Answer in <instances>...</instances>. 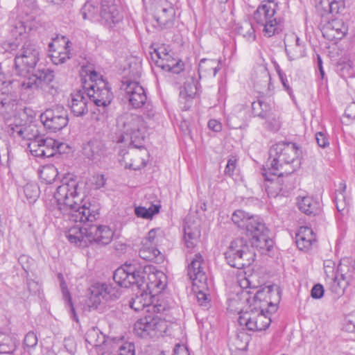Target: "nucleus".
Wrapping results in <instances>:
<instances>
[{"label":"nucleus","instance_id":"obj_1","mask_svg":"<svg viewBox=\"0 0 355 355\" xmlns=\"http://www.w3.org/2000/svg\"><path fill=\"white\" fill-rule=\"evenodd\" d=\"M80 182L71 175L64 176L57 187L53 197L56 201L54 209L57 218L62 217L65 220L83 223V227L73 226L66 232V237L71 243L79 247H87L94 243L100 245H108L112 240L113 232L106 225H96L90 223L99 217L98 209L91 203L82 202Z\"/></svg>","mask_w":355,"mask_h":355},{"label":"nucleus","instance_id":"obj_2","mask_svg":"<svg viewBox=\"0 0 355 355\" xmlns=\"http://www.w3.org/2000/svg\"><path fill=\"white\" fill-rule=\"evenodd\" d=\"M281 289L275 284L266 286L257 291L253 297V302L250 304L249 310L240 312L238 322L250 331H263L266 329L271 319L266 311L268 307L275 308L279 302Z\"/></svg>","mask_w":355,"mask_h":355},{"label":"nucleus","instance_id":"obj_3","mask_svg":"<svg viewBox=\"0 0 355 355\" xmlns=\"http://www.w3.org/2000/svg\"><path fill=\"white\" fill-rule=\"evenodd\" d=\"M114 282L120 287L128 288L136 286L139 290V294L130 301V306L138 312L148 308L150 312L151 304L154 302L151 295V287L153 282L148 284L146 279L145 268L135 262L125 263L117 268L113 274Z\"/></svg>","mask_w":355,"mask_h":355},{"label":"nucleus","instance_id":"obj_4","mask_svg":"<svg viewBox=\"0 0 355 355\" xmlns=\"http://www.w3.org/2000/svg\"><path fill=\"white\" fill-rule=\"evenodd\" d=\"M288 143L279 142L273 145L269 150V160L263 166L262 175L266 183L264 184L268 196H286V191L283 188L282 176L284 173L280 171L284 164L288 163L286 147Z\"/></svg>","mask_w":355,"mask_h":355},{"label":"nucleus","instance_id":"obj_5","mask_svg":"<svg viewBox=\"0 0 355 355\" xmlns=\"http://www.w3.org/2000/svg\"><path fill=\"white\" fill-rule=\"evenodd\" d=\"M83 89L86 92L89 100L96 106V110L93 112V118L97 121H105L108 117L109 106L113 99V94L108 83L101 79L94 84L87 85L85 81L83 85Z\"/></svg>","mask_w":355,"mask_h":355},{"label":"nucleus","instance_id":"obj_6","mask_svg":"<svg viewBox=\"0 0 355 355\" xmlns=\"http://www.w3.org/2000/svg\"><path fill=\"white\" fill-rule=\"evenodd\" d=\"M203 259L200 254H196L195 258L189 264L187 275L192 282L193 290L196 293V298L199 305L207 307L211 301L210 295L207 293V277L202 268Z\"/></svg>","mask_w":355,"mask_h":355},{"label":"nucleus","instance_id":"obj_7","mask_svg":"<svg viewBox=\"0 0 355 355\" xmlns=\"http://www.w3.org/2000/svg\"><path fill=\"white\" fill-rule=\"evenodd\" d=\"M255 252L243 238L234 239L225 253L227 263L233 268L242 269L254 261Z\"/></svg>","mask_w":355,"mask_h":355},{"label":"nucleus","instance_id":"obj_8","mask_svg":"<svg viewBox=\"0 0 355 355\" xmlns=\"http://www.w3.org/2000/svg\"><path fill=\"white\" fill-rule=\"evenodd\" d=\"M40 53L35 45L31 41L24 42L15 58V67L19 76H26L35 71L40 60Z\"/></svg>","mask_w":355,"mask_h":355},{"label":"nucleus","instance_id":"obj_9","mask_svg":"<svg viewBox=\"0 0 355 355\" xmlns=\"http://www.w3.org/2000/svg\"><path fill=\"white\" fill-rule=\"evenodd\" d=\"M167 329V322L155 315L148 313L139 319L134 325V331L141 338H155L163 335Z\"/></svg>","mask_w":355,"mask_h":355},{"label":"nucleus","instance_id":"obj_10","mask_svg":"<svg viewBox=\"0 0 355 355\" xmlns=\"http://www.w3.org/2000/svg\"><path fill=\"white\" fill-rule=\"evenodd\" d=\"M118 126L123 132L130 137L131 144L136 148H141V141L144 140L141 128L144 125L142 117L138 114H124L117 120Z\"/></svg>","mask_w":355,"mask_h":355},{"label":"nucleus","instance_id":"obj_11","mask_svg":"<svg viewBox=\"0 0 355 355\" xmlns=\"http://www.w3.org/2000/svg\"><path fill=\"white\" fill-rule=\"evenodd\" d=\"M40 120L46 129L55 132L68 124V112L63 105H55L42 113Z\"/></svg>","mask_w":355,"mask_h":355},{"label":"nucleus","instance_id":"obj_12","mask_svg":"<svg viewBox=\"0 0 355 355\" xmlns=\"http://www.w3.org/2000/svg\"><path fill=\"white\" fill-rule=\"evenodd\" d=\"M90 297L89 299L90 307L96 309L102 300H112L121 295V291L116 286L106 283H96L90 288Z\"/></svg>","mask_w":355,"mask_h":355},{"label":"nucleus","instance_id":"obj_13","mask_svg":"<svg viewBox=\"0 0 355 355\" xmlns=\"http://www.w3.org/2000/svg\"><path fill=\"white\" fill-rule=\"evenodd\" d=\"M275 13V10L270 3L259 6L254 12V19L258 24L263 26V32L268 37L277 32V21L274 18Z\"/></svg>","mask_w":355,"mask_h":355},{"label":"nucleus","instance_id":"obj_14","mask_svg":"<svg viewBox=\"0 0 355 355\" xmlns=\"http://www.w3.org/2000/svg\"><path fill=\"white\" fill-rule=\"evenodd\" d=\"M125 98L130 105L135 109L140 108L145 105L147 96L144 88L136 81L126 80L123 82Z\"/></svg>","mask_w":355,"mask_h":355},{"label":"nucleus","instance_id":"obj_15","mask_svg":"<svg viewBox=\"0 0 355 355\" xmlns=\"http://www.w3.org/2000/svg\"><path fill=\"white\" fill-rule=\"evenodd\" d=\"M175 10L167 0H159L155 5V19L162 29L173 27L175 19Z\"/></svg>","mask_w":355,"mask_h":355},{"label":"nucleus","instance_id":"obj_16","mask_svg":"<svg viewBox=\"0 0 355 355\" xmlns=\"http://www.w3.org/2000/svg\"><path fill=\"white\" fill-rule=\"evenodd\" d=\"M119 12L114 4V0H101L98 21L108 27H112L121 20Z\"/></svg>","mask_w":355,"mask_h":355},{"label":"nucleus","instance_id":"obj_17","mask_svg":"<svg viewBox=\"0 0 355 355\" xmlns=\"http://www.w3.org/2000/svg\"><path fill=\"white\" fill-rule=\"evenodd\" d=\"M295 244L300 250L308 252L317 245V235L311 227H300L295 234Z\"/></svg>","mask_w":355,"mask_h":355},{"label":"nucleus","instance_id":"obj_18","mask_svg":"<svg viewBox=\"0 0 355 355\" xmlns=\"http://www.w3.org/2000/svg\"><path fill=\"white\" fill-rule=\"evenodd\" d=\"M200 83L193 76L189 77L184 84L180 92V101L184 103V109L188 110L191 102L197 96L199 92Z\"/></svg>","mask_w":355,"mask_h":355},{"label":"nucleus","instance_id":"obj_19","mask_svg":"<svg viewBox=\"0 0 355 355\" xmlns=\"http://www.w3.org/2000/svg\"><path fill=\"white\" fill-rule=\"evenodd\" d=\"M347 31V26L343 20L335 19L323 27L322 33L329 40H338L343 38Z\"/></svg>","mask_w":355,"mask_h":355},{"label":"nucleus","instance_id":"obj_20","mask_svg":"<svg viewBox=\"0 0 355 355\" xmlns=\"http://www.w3.org/2000/svg\"><path fill=\"white\" fill-rule=\"evenodd\" d=\"M252 80L254 88L258 93L264 94L268 90L271 78L266 67H257L252 75Z\"/></svg>","mask_w":355,"mask_h":355},{"label":"nucleus","instance_id":"obj_21","mask_svg":"<svg viewBox=\"0 0 355 355\" xmlns=\"http://www.w3.org/2000/svg\"><path fill=\"white\" fill-rule=\"evenodd\" d=\"M89 98L85 90H77L71 94V110L74 116H80L88 112L87 103Z\"/></svg>","mask_w":355,"mask_h":355},{"label":"nucleus","instance_id":"obj_22","mask_svg":"<svg viewBox=\"0 0 355 355\" xmlns=\"http://www.w3.org/2000/svg\"><path fill=\"white\" fill-rule=\"evenodd\" d=\"M19 99L15 93L1 92L0 94V114L4 117L14 114L18 107Z\"/></svg>","mask_w":355,"mask_h":355},{"label":"nucleus","instance_id":"obj_23","mask_svg":"<svg viewBox=\"0 0 355 355\" xmlns=\"http://www.w3.org/2000/svg\"><path fill=\"white\" fill-rule=\"evenodd\" d=\"M297 204L300 210L307 215L315 216L321 211L320 201L312 196L298 198Z\"/></svg>","mask_w":355,"mask_h":355},{"label":"nucleus","instance_id":"obj_24","mask_svg":"<svg viewBox=\"0 0 355 355\" xmlns=\"http://www.w3.org/2000/svg\"><path fill=\"white\" fill-rule=\"evenodd\" d=\"M105 145L98 139H92L83 147V153L89 159L93 161H98L105 155Z\"/></svg>","mask_w":355,"mask_h":355},{"label":"nucleus","instance_id":"obj_25","mask_svg":"<svg viewBox=\"0 0 355 355\" xmlns=\"http://www.w3.org/2000/svg\"><path fill=\"white\" fill-rule=\"evenodd\" d=\"M268 230L266 228V231L264 232H260L254 235L251 239L252 250L254 251V248H257L260 251L261 254H265L267 252L270 251L273 247V241L268 235Z\"/></svg>","mask_w":355,"mask_h":355},{"label":"nucleus","instance_id":"obj_26","mask_svg":"<svg viewBox=\"0 0 355 355\" xmlns=\"http://www.w3.org/2000/svg\"><path fill=\"white\" fill-rule=\"evenodd\" d=\"M40 88L47 90L52 94L57 92V85L54 81V71L49 69L37 71Z\"/></svg>","mask_w":355,"mask_h":355},{"label":"nucleus","instance_id":"obj_27","mask_svg":"<svg viewBox=\"0 0 355 355\" xmlns=\"http://www.w3.org/2000/svg\"><path fill=\"white\" fill-rule=\"evenodd\" d=\"M40 142L42 143L41 157H51L57 153H60L64 146V144L53 138H40Z\"/></svg>","mask_w":355,"mask_h":355},{"label":"nucleus","instance_id":"obj_28","mask_svg":"<svg viewBox=\"0 0 355 355\" xmlns=\"http://www.w3.org/2000/svg\"><path fill=\"white\" fill-rule=\"evenodd\" d=\"M345 0H320L318 10L322 15L338 14L345 8Z\"/></svg>","mask_w":355,"mask_h":355},{"label":"nucleus","instance_id":"obj_29","mask_svg":"<svg viewBox=\"0 0 355 355\" xmlns=\"http://www.w3.org/2000/svg\"><path fill=\"white\" fill-rule=\"evenodd\" d=\"M243 229L246 230V233L252 237L260 232L266 231V227L263 220L258 216H250L245 224Z\"/></svg>","mask_w":355,"mask_h":355},{"label":"nucleus","instance_id":"obj_30","mask_svg":"<svg viewBox=\"0 0 355 355\" xmlns=\"http://www.w3.org/2000/svg\"><path fill=\"white\" fill-rule=\"evenodd\" d=\"M184 241L188 249H193L199 241L200 231L196 225L191 226L186 223L184 227Z\"/></svg>","mask_w":355,"mask_h":355},{"label":"nucleus","instance_id":"obj_31","mask_svg":"<svg viewBox=\"0 0 355 355\" xmlns=\"http://www.w3.org/2000/svg\"><path fill=\"white\" fill-rule=\"evenodd\" d=\"M139 257L150 261L159 263L163 261V255L160 253L159 250L153 245L142 244V247L139 251Z\"/></svg>","mask_w":355,"mask_h":355},{"label":"nucleus","instance_id":"obj_32","mask_svg":"<svg viewBox=\"0 0 355 355\" xmlns=\"http://www.w3.org/2000/svg\"><path fill=\"white\" fill-rule=\"evenodd\" d=\"M350 282V276L343 274L339 270L335 275L331 285V290L333 293L340 295L348 287Z\"/></svg>","mask_w":355,"mask_h":355},{"label":"nucleus","instance_id":"obj_33","mask_svg":"<svg viewBox=\"0 0 355 355\" xmlns=\"http://www.w3.org/2000/svg\"><path fill=\"white\" fill-rule=\"evenodd\" d=\"M220 69V62L218 60L203 58L199 62L198 73L200 76L202 73L205 74L212 73L215 76Z\"/></svg>","mask_w":355,"mask_h":355},{"label":"nucleus","instance_id":"obj_34","mask_svg":"<svg viewBox=\"0 0 355 355\" xmlns=\"http://www.w3.org/2000/svg\"><path fill=\"white\" fill-rule=\"evenodd\" d=\"M85 341L93 347H101L106 343L105 335L96 327H93L87 331Z\"/></svg>","mask_w":355,"mask_h":355},{"label":"nucleus","instance_id":"obj_35","mask_svg":"<svg viewBox=\"0 0 355 355\" xmlns=\"http://www.w3.org/2000/svg\"><path fill=\"white\" fill-rule=\"evenodd\" d=\"M58 279L60 282V288L62 293V297L64 301L65 306L69 309V311L73 320L78 321L77 315L75 311L73 304L72 303L70 293L67 288V284L64 282V277L62 274H58Z\"/></svg>","mask_w":355,"mask_h":355},{"label":"nucleus","instance_id":"obj_36","mask_svg":"<svg viewBox=\"0 0 355 355\" xmlns=\"http://www.w3.org/2000/svg\"><path fill=\"white\" fill-rule=\"evenodd\" d=\"M98 8L94 2L87 1L82 7L80 14L83 19L98 21Z\"/></svg>","mask_w":355,"mask_h":355},{"label":"nucleus","instance_id":"obj_37","mask_svg":"<svg viewBox=\"0 0 355 355\" xmlns=\"http://www.w3.org/2000/svg\"><path fill=\"white\" fill-rule=\"evenodd\" d=\"M347 186L345 183L340 184V191L336 193V205L338 211H347L349 209V202L347 200L345 194Z\"/></svg>","mask_w":355,"mask_h":355},{"label":"nucleus","instance_id":"obj_38","mask_svg":"<svg viewBox=\"0 0 355 355\" xmlns=\"http://www.w3.org/2000/svg\"><path fill=\"white\" fill-rule=\"evenodd\" d=\"M161 205L159 204L151 205L149 208L144 207H136L135 213L137 217L150 219L153 216L159 212Z\"/></svg>","mask_w":355,"mask_h":355},{"label":"nucleus","instance_id":"obj_39","mask_svg":"<svg viewBox=\"0 0 355 355\" xmlns=\"http://www.w3.org/2000/svg\"><path fill=\"white\" fill-rule=\"evenodd\" d=\"M6 131L11 137H19L24 139H31L27 134L28 128L26 126L10 124L6 127Z\"/></svg>","mask_w":355,"mask_h":355},{"label":"nucleus","instance_id":"obj_40","mask_svg":"<svg viewBox=\"0 0 355 355\" xmlns=\"http://www.w3.org/2000/svg\"><path fill=\"white\" fill-rule=\"evenodd\" d=\"M152 59L155 60V64L159 67V63L169 62L171 60V56L169 55L164 46L154 49V54L151 55Z\"/></svg>","mask_w":355,"mask_h":355},{"label":"nucleus","instance_id":"obj_41","mask_svg":"<svg viewBox=\"0 0 355 355\" xmlns=\"http://www.w3.org/2000/svg\"><path fill=\"white\" fill-rule=\"evenodd\" d=\"M237 33L247 40H255L254 29L252 24L248 21H245L238 25Z\"/></svg>","mask_w":355,"mask_h":355},{"label":"nucleus","instance_id":"obj_42","mask_svg":"<svg viewBox=\"0 0 355 355\" xmlns=\"http://www.w3.org/2000/svg\"><path fill=\"white\" fill-rule=\"evenodd\" d=\"M159 67L162 68L164 71H171L173 73H180L184 69V62L180 60H175L171 59L169 62L166 63H158Z\"/></svg>","mask_w":355,"mask_h":355},{"label":"nucleus","instance_id":"obj_43","mask_svg":"<svg viewBox=\"0 0 355 355\" xmlns=\"http://www.w3.org/2000/svg\"><path fill=\"white\" fill-rule=\"evenodd\" d=\"M31 73L28 78H25L20 83L21 88L24 89H36L40 87L37 71Z\"/></svg>","mask_w":355,"mask_h":355},{"label":"nucleus","instance_id":"obj_44","mask_svg":"<svg viewBox=\"0 0 355 355\" xmlns=\"http://www.w3.org/2000/svg\"><path fill=\"white\" fill-rule=\"evenodd\" d=\"M24 192L29 203H33L39 197L40 189L35 184H26L24 187Z\"/></svg>","mask_w":355,"mask_h":355},{"label":"nucleus","instance_id":"obj_45","mask_svg":"<svg viewBox=\"0 0 355 355\" xmlns=\"http://www.w3.org/2000/svg\"><path fill=\"white\" fill-rule=\"evenodd\" d=\"M250 216L244 211L238 209L233 213L232 220L238 227L243 229L247 222V219H248Z\"/></svg>","mask_w":355,"mask_h":355},{"label":"nucleus","instance_id":"obj_46","mask_svg":"<svg viewBox=\"0 0 355 355\" xmlns=\"http://www.w3.org/2000/svg\"><path fill=\"white\" fill-rule=\"evenodd\" d=\"M69 43V42L66 43L64 51L58 52L53 51V53L51 54L52 60L55 64H62L65 62L67 60L69 59V51L68 50Z\"/></svg>","mask_w":355,"mask_h":355},{"label":"nucleus","instance_id":"obj_47","mask_svg":"<svg viewBox=\"0 0 355 355\" xmlns=\"http://www.w3.org/2000/svg\"><path fill=\"white\" fill-rule=\"evenodd\" d=\"M115 355H135V345L132 343H124L118 349Z\"/></svg>","mask_w":355,"mask_h":355},{"label":"nucleus","instance_id":"obj_48","mask_svg":"<svg viewBox=\"0 0 355 355\" xmlns=\"http://www.w3.org/2000/svg\"><path fill=\"white\" fill-rule=\"evenodd\" d=\"M169 309L168 304L164 301V299H157L155 304L153 302L151 304L150 307V311L154 313H161L167 311Z\"/></svg>","mask_w":355,"mask_h":355},{"label":"nucleus","instance_id":"obj_49","mask_svg":"<svg viewBox=\"0 0 355 355\" xmlns=\"http://www.w3.org/2000/svg\"><path fill=\"white\" fill-rule=\"evenodd\" d=\"M15 349V345L9 337L4 338L3 342L0 343V354H11Z\"/></svg>","mask_w":355,"mask_h":355},{"label":"nucleus","instance_id":"obj_50","mask_svg":"<svg viewBox=\"0 0 355 355\" xmlns=\"http://www.w3.org/2000/svg\"><path fill=\"white\" fill-rule=\"evenodd\" d=\"M40 138H36L32 141L28 146L30 152L33 156L41 157L42 143L40 142Z\"/></svg>","mask_w":355,"mask_h":355},{"label":"nucleus","instance_id":"obj_51","mask_svg":"<svg viewBox=\"0 0 355 355\" xmlns=\"http://www.w3.org/2000/svg\"><path fill=\"white\" fill-rule=\"evenodd\" d=\"M37 344V337L33 331L28 332L24 339V345L25 347L31 349L35 347Z\"/></svg>","mask_w":355,"mask_h":355},{"label":"nucleus","instance_id":"obj_52","mask_svg":"<svg viewBox=\"0 0 355 355\" xmlns=\"http://www.w3.org/2000/svg\"><path fill=\"white\" fill-rule=\"evenodd\" d=\"M237 159L234 156H231L228 160L225 168V174L230 177H232L236 171Z\"/></svg>","mask_w":355,"mask_h":355},{"label":"nucleus","instance_id":"obj_53","mask_svg":"<svg viewBox=\"0 0 355 355\" xmlns=\"http://www.w3.org/2000/svg\"><path fill=\"white\" fill-rule=\"evenodd\" d=\"M159 230V229L150 230L148 233V236L143 239L142 244L155 245L157 243V231Z\"/></svg>","mask_w":355,"mask_h":355},{"label":"nucleus","instance_id":"obj_54","mask_svg":"<svg viewBox=\"0 0 355 355\" xmlns=\"http://www.w3.org/2000/svg\"><path fill=\"white\" fill-rule=\"evenodd\" d=\"M12 83L13 79L11 78V76L0 71V90L8 88V87Z\"/></svg>","mask_w":355,"mask_h":355},{"label":"nucleus","instance_id":"obj_55","mask_svg":"<svg viewBox=\"0 0 355 355\" xmlns=\"http://www.w3.org/2000/svg\"><path fill=\"white\" fill-rule=\"evenodd\" d=\"M273 64H274V67L276 70V72L277 73L278 76L279 78V80H281V83H282V85L284 87V88L286 89V90L288 91V85H287L286 74L282 71L279 65L276 62H274Z\"/></svg>","mask_w":355,"mask_h":355},{"label":"nucleus","instance_id":"obj_56","mask_svg":"<svg viewBox=\"0 0 355 355\" xmlns=\"http://www.w3.org/2000/svg\"><path fill=\"white\" fill-rule=\"evenodd\" d=\"M315 139L318 145L322 148H325L329 144L325 134L322 132H318L315 134Z\"/></svg>","mask_w":355,"mask_h":355},{"label":"nucleus","instance_id":"obj_57","mask_svg":"<svg viewBox=\"0 0 355 355\" xmlns=\"http://www.w3.org/2000/svg\"><path fill=\"white\" fill-rule=\"evenodd\" d=\"M324 295V288L321 284H315L311 289V297L315 299H320Z\"/></svg>","mask_w":355,"mask_h":355},{"label":"nucleus","instance_id":"obj_58","mask_svg":"<svg viewBox=\"0 0 355 355\" xmlns=\"http://www.w3.org/2000/svg\"><path fill=\"white\" fill-rule=\"evenodd\" d=\"M89 76V80L91 83H88L87 80H85L83 81V85H84V83L87 82V85L88 86L89 84H94L98 82L101 79H103L101 76H99L96 71L94 70L89 71V73L87 74Z\"/></svg>","mask_w":355,"mask_h":355},{"label":"nucleus","instance_id":"obj_59","mask_svg":"<svg viewBox=\"0 0 355 355\" xmlns=\"http://www.w3.org/2000/svg\"><path fill=\"white\" fill-rule=\"evenodd\" d=\"M261 107V100H260V99L252 103V113L254 116H257L259 117L263 116Z\"/></svg>","mask_w":355,"mask_h":355},{"label":"nucleus","instance_id":"obj_60","mask_svg":"<svg viewBox=\"0 0 355 355\" xmlns=\"http://www.w3.org/2000/svg\"><path fill=\"white\" fill-rule=\"evenodd\" d=\"M207 125L210 130L216 132H218L222 130V124L220 121L216 119L209 120Z\"/></svg>","mask_w":355,"mask_h":355},{"label":"nucleus","instance_id":"obj_61","mask_svg":"<svg viewBox=\"0 0 355 355\" xmlns=\"http://www.w3.org/2000/svg\"><path fill=\"white\" fill-rule=\"evenodd\" d=\"M27 287L31 293H35L38 291L37 283L32 279L27 281Z\"/></svg>","mask_w":355,"mask_h":355},{"label":"nucleus","instance_id":"obj_62","mask_svg":"<svg viewBox=\"0 0 355 355\" xmlns=\"http://www.w3.org/2000/svg\"><path fill=\"white\" fill-rule=\"evenodd\" d=\"M261 112L263 114V116H260L261 119H265L268 116V113L270 110V105L261 100Z\"/></svg>","mask_w":355,"mask_h":355},{"label":"nucleus","instance_id":"obj_63","mask_svg":"<svg viewBox=\"0 0 355 355\" xmlns=\"http://www.w3.org/2000/svg\"><path fill=\"white\" fill-rule=\"evenodd\" d=\"M105 184V179L103 175L97 177V180L96 181V188L99 189L103 187Z\"/></svg>","mask_w":355,"mask_h":355},{"label":"nucleus","instance_id":"obj_64","mask_svg":"<svg viewBox=\"0 0 355 355\" xmlns=\"http://www.w3.org/2000/svg\"><path fill=\"white\" fill-rule=\"evenodd\" d=\"M173 355H189V354L186 348L180 347L178 349H175Z\"/></svg>","mask_w":355,"mask_h":355}]
</instances>
